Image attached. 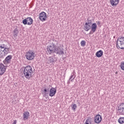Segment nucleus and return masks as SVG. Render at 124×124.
Masks as SVG:
<instances>
[{
	"mask_svg": "<svg viewBox=\"0 0 124 124\" xmlns=\"http://www.w3.org/2000/svg\"><path fill=\"white\" fill-rule=\"evenodd\" d=\"M17 124V120H15L13 124Z\"/></svg>",
	"mask_w": 124,
	"mask_h": 124,
	"instance_id": "26",
	"label": "nucleus"
},
{
	"mask_svg": "<svg viewBox=\"0 0 124 124\" xmlns=\"http://www.w3.org/2000/svg\"><path fill=\"white\" fill-rule=\"evenodd\" d=\"M75 71H74L72 73L71 76L69 78V81H71L72 82V81H73V80H74V79H75Z\"/></svg>",
	"mask_w": 124,
	"mask_h": 124,
	"instance_id": "20",
	"label": "nucleus"
},
{
	"mask_svg": "<svg viewBox=\"0 0 124 124\" xmlns=\"http://www.w3.org/2000/svg\"><path fill=\"white\" fill-rule=\"evenodd\" d=\"M57 93V87H52L49 90V96L53 97Z\"/></svg>",
	"mask_w": 124,
	"mask_h": 124,
	"instance_id": "14",
	"label": "nucleus"
},
{
	"mask_svg": "<svg viewBox=\"0 0 124 124\" xmlns=\"http://www.w3.org/2000/svg\"><path fill=\"white\" fill-rule=\"evenodd\" d=\"M91 31L93 33L95 32V31H96V29L97 28V25L96 23H94L91 25Z\"/></svg>",
	"mask_w": 124,
	"mask_h": 124,
	"instance_id": "17",
	"label": "nucleus"
},
{
	"mask_svg": "<svg viewBox=\"0 0 124 124\" xmlns=\"http://www.w3.org/2000/svg\"><path fill=\"white\" fill-rule=\"evenodd\" d=\"M68 83H69V81L68 82Z\"/></svg>",
	"mask_w": 124,
	"mask_h": 124,
	"instance_id": "31",
	"label": "nucleus"
},
{
	"mask_svg": "<svg viewBox=\"0 0 124 124\" xmlns=\"http://www.w3.org/2000/svg\"><path fill=\"white\" fill-rule=\"evenodd\" d=\"M71 107H72V110H73V111H75L76 110V108H77V106L76 105V104L72 103Z\"/></svg>",
	"mask_w": 124,
	"mask_h": 124,
	"instance_id": "22",
	"label": "nucleus"
},
{
	"mask_svg": "<svg viewBox=\"0 0 124 124\" xmlns=\"http://www.w3.org/2000/svg\"><path fill=\"white\" fill-rule=\"evenodd\" d=\"M117 112L120 114V115H124V103H122L120 104L118 107V109Z\"/></svg>",
	"mask_w": 124,
	"mask_h": 124,
	"instance_id": "9",
	"label": "nucleus"
},
{
	"mask_svg": "<svg viewBox=\"0 0 124 124\" xmlns=\"http://www.w3.org/2000/svg\"><path fill=\"white\" fill-rule=\"evenodd\" d=\"M12 59V55H10L6 57L4 60L3 61L4 64L5 65H7V64H9L11 62V59Z\"/></svg>",
	"mask_w": 124,
	"mask_h": 124,
	"instance_id": "10",
	"label": "nucleus"
},
{
	"mask_svg": "<svg viewBox=\"0 0 124 124\" xmlns=\"http://www.w3.org/2000/svg\"><path fill=\"white\" fill-rule=\"evenodd\" d=\"M44 92H45V93H47V89H44Z\"/></svg>",
	"mask_w": 124,
	"mask_h": 124,
	"instance_id": "28",
	"label": "nucleus"
},
{
	"mask_svg": "<svg viewBox=\"0 0 124 124\" xmlns=\"http://www.w3.org/2000/svg\"><path fill=\"white\" fill-rule=\"evenodd\" d=\"M48 55H53L54 53L58 55L64 54V49L62 47L57 46L54 43H52L47 46V48Z\"/></svg>",
	"mask_w": 124,
	"mask_h": 124,
	"instance_id": "1",
	"label": "nucleus"
},
{
	"mask_svg": "<svg viewBox=\"0 0 124 124\" xmlns=\"http://www.w3.org/2000/svg\"><path fill=\"white\" fill-rule=\"evenodd\" d=\"M33 73V70H32L31 66L28 65L24 67L23 70V75L26 79L30 80Z\"/></svg>",
	"mask_w": 124,
	"mask_h": 124,
	"instance_id": "2",
	"label": "nucleus"
},
{
	"mask_svg": "<svg viewBox=\"0 0 124 124\" xmlns=\"http://www.w3.org/2000/svg\"><path fill=\"white\" fill-rule=\"evenodd\" d=\"M33 22V20H32V18H31V17H28L22 21L23 25H28V26H31V25H32Z\"/></svg>",
	"mask_w": 124,
	"mask_h": 124,
	"instance_id": "7",
	"label": "nucleus"
},
{
	"mask_svg": "<svg viewBox=\"0 0 124 124\" xmlns=\"http://www.w3.org/2000/svg\"><path fill=\"white\" fill-rule=\"evenodd\" d=\"M110 3L112 6H117L120 2V0H109Z\"/></svg>",
	"mask_w": 124,
	"mask_h": 124,
	"instance_id": "15",
	"label": "nucleus"
},
{
	"mask_svg": "<svg viewBox=\"0 0 124 124\" xmlns=\"http://www.w3.org/2000/svg\"><path fill=\"white\" fill-rule=\"evenodd\" d=\"M6 70V66L3 63H0V76L3 75Z\"/></svg>",
	"mask_w": 124,
	"mask_h": 124,
	"instance_id": "13",
	"label": "nucleus"
},
{
	"mask_svg": "<svg viewBox=\"0 0 124 124\" xmlns=\"http://www.w3.org/2000/svg\"><path fill=\"white\" fill-rule=\"evenodd\" d=\"M89 33H90V34H92V32L90 31Z\"/></svg>",
	"mask_w": 124,
	"mask_h": 124,
	"instance_id": "30",
	"label": "nucleus"
},
{
	"mask_svg": "<svg viewBox=\"0 0 124 124\" xmlns=\"http://www.w3.org/2000/svg\"><path fill=\"white\" fill-rule=\"evenodd\" d=\"M115 74H118V72H116Z\"/></svg>",
	"mask_w": 124,
	"mask_h": 124,
	"instance_id": "29",
	"label": "nucleus"
},
{
	"mask_svg": "<svg viewBox=\"0 0 124 124\" xmlns=\"http://www.w3.org/2000/svg\"><path fill=\"white\" fill-rule=\"evenodd\" d=\"M116 47L118 48L124 49V37H119L116 42Z\"/></svg>",
	"mask_w": 124,
	"mask_h": 124,
	"instance_id": "4",
	"label": "nucleus"
},
{
	"mask_svg": "<svg viewBox=\"0 0 124 124\" xmlns=\"http://www.w3.org/2000/svg\"><path fill=\"white\" fill-rule=\"evenodd\" d=\"M101 121H102V117L99 114L96 115L94 118V121L95 124H100Z\"/></svg>",
	"mask_w": 124,
	"mask_h": 124,
	"instance_id": "12",
	"label": "nucleus"
},
{
	"mask_svg": "<svg viewBox=\"0 0 124 124\" xmlns=\"http://www.w3.org/2000/svg\"><path fill=\"white\" fill-rule=\"evenodd\" d=\"M25 57L28 61H32L35 57V54L33 51L29 50L28 52H26Z\"/></svg>",
	"mask_w": 124,
	"mask_h": 124,
	"instance_id": "5",
	"label": "nucleus"
},
{
	"mask_svg": "<svg viewBox=\"0 0 124 124\" xmlns=\"http://www.w3.org/2000/svg\"><path fill=\"white\" fill-rule=\"evenodd\" d=\"M80 45L82 47H84L86 46V41L85 40H82L80 42Z\"/></svg>",
	"mask_w": 124,
	"mask_h": 124,
	"instance_id": "23",
	"label": "nucleus"
},
{
	"mask_svg": "<svg viewBox=\"0 0 124 124\" xmlns=\"http://www.w3.org/2000/svg\"><path fill=\"white\" fill-rule=\"evenodd\" d=\"M120 66L122 70H124V62H121Z\"/></svg>",
	"mask_w": 124,
	"mask_h": 124,
	"instance_id": "24",
	"label": "nucleus"
},
{
	"mask_svg": "<svg viewBox=\"0 0 124 124\" xmlns=\"http://www.w3.org/2000/svg\"><path fill=\"white\" fill-rule=\"evenodd\" d=\"M97 24L98 26H99V25H100V21H98Z\"/></svg>",
	"mask_w": 124,
	"mask_h": 124,
	"instance_id": "27",
	"label": "nucleus"
},
{
	"mask_svg": "<svg viewBox=\"0 0 124 124\" xmlns=\"http://www.w3.org/2000/svg\"><path fill=\"white\" fill-rule=\"evenodd\" d=\"M29 117H30V112L29 111H25L23 113V121H26V120H28Z\"/></svg>",
	"mask_w": 124,
	"mask_h": 124,
	"instance_id": "16",
	"label": "nucleus"
},
{
	"mask_svg": "<svg viewBox=\"0 0 124 124\" xmlns=\"http://www.w3.org/2000/svg\"><path fill=\"white\" fill-rule=\"evenodd\" d=\"M92 123H91V121H90V119H87L84 124H91Z\"/></svg>",
	"mask_w": 124,
	"mask_h": 124,
	"instance_id": "25",
	"label": "nucleus"
},
{
	"mask_svg": "<svg viewBox=\"0 0 124 124\" xmlns=\"http://www.w3.org/2000/svg\"><path fill=\"white\" fill-rule=\"evenodd\" d=\"M92 21L88 20V22L85 23L84 30H85L86 31H90L92 28Z\"/></svg>",
	"mask_w": 124,
	"mask_h": 124,
	"instance_id": "8",
	"label": "nucleus"
},
{
	"mask_svg": "<svg viewBox=\"0 0 124 124\" xmlns=\"http://www.w3.org/2000/svg\"><path fill=\"white\" fill-rule=\"evenodd\" d=\"M118 122L120 124H124V117H120L118 119Z\"/></svg>",
	"mask_w": 124,
	"mask_h": 124,
	"instance_id": "21",
	"label": "nucleus"
},
{
	"mask_svg": "<svg viewBox=\"0 0 124 124\" xmlns=\"http://www.w3.org/2000/svg\"><path fill=\"white\" fill-rule=\"evenodd\" d=\"M95 55L97 58H101V57L103 56V51L101 50H100L96 53Z\"/></svg>",
	"mask_w": 124,
	"mask_h": 124,
	"instance_id": "18",
	"label": "nucleus"
},
{
	"mask_svg": "<svg viewBox=\"0 0 124 124\" xmlns=\"http://www.w3.org/2000/svg\"><path fill=\"white\" fill-rule=\"evenodd\" d=\"M18 33H19V31H18V29H17V28L15 29L14 30V34H13V36L14 38H17V36H18Z\"/></svg>",
	"mask_w": 124,
	"mask_h": 124,
	"instance_id": "19",
	"label": "nucleus"
},
{
	"mask_svg": "<svg viewBox=\"0 0 124 124\" xmlns=\"http://www.w3.org/2000/svg\"><path fill=\"white\" fill-rule=\"evenodd\" d=\"M57 61H58V57L54 55L48 57L47 62L48 64L52 65V64H54Z\"/></svg>",
	"mask_w": 124,
	"mask_h": 124,
	"instance_id": "6",
	"label": "nucleus"
},
{
	"mask_svg": "<svg viewBox=\"0 0 124 124\" xmlns=\"http://www.w3.org/2000/svg\"><path fill=\"white\" fill-rule=\"evenodd\" d=\"M46 18L47 15L46 14V13L42 12L40 14L39 19L41 21H42V22L46 21Z\"/></svg>",
	"mask_w": 124,
	"mask_h": 124,
	"instance_id": "11",
	"label": "nucleus"
},
{
	"mask_svg": "<svg viewBox=\"0 0 124 124\" xmlns=\"http://www.w3.org/2000/svg\"><path fill=\"white\" fill-rule=\"evenodd\" d=\"M9 53H10V48L6 47L4 44L0 46V59H4L5 56Z\"/></svg>",
	"mask_w": 124,
	"mask_h": 124,
	"instance_id": "3",
	"label": "nucleus"
}]
</instances>
